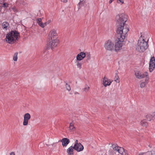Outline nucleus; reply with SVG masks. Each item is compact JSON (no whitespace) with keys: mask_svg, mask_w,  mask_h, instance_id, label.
Masks as SVG:
<instances>
[{"mask_svg":"<svg viewBox=\"0 0 155 155\" xmlns=\"http://www.w3.org/2000/svg\"><path fill=\"white\" fill-rule=\"evenodd\" d=\"M49 40L48 43L49 47L52 50L56 47L58 44V40L57 39L58 36L56 31L53 29L49 33Z\"/></svg>","mask_w":155,"mask_h":155,"instance_id":"1","label":"nucleus"},{"mask_svg":"<svg viewBox=\"0 0 155 155\" xmlns=\"http://www.w3.org/2000/svg\"><path fill=\"white\" fill-rule=\"evenodd\" d=\"M148 40L146 41L141 35L138 40V43L136 46V49L140 52L144 51L148 47Z\"/></svg>","mask_w":155,"mask_h":155,"instance_id":"2","label":"nucleus"},{"mask_svg":"<svg viewBox=\"0 0 155 155\" xmlns=\"http://www.w3.org/2000/svg\"><path fill=\"white\" fill-rule=\"evenodd\" d=\"M20 37L19 33L15 31H11L7 34L6 39V41L9 43H15Z\"/></svg>","mask_w":155,"mask_h":155,"instance_id":"3","label":"nucleus"},{"mask_svg":"<svg viewBox=\"0 0 155 155\" xmlns=\"http://www.w3.org/2000/svg\"><path fill=\"white\" fill-rule=\"evenodd\" d=\"M129 31V28L126 25L118 26L117 30L118 38L121 39V41L124 40L127 36V33Z\"/></svg>","mask_w":155,"mask_h":155,"instance_id":"4","label":"nucleus"},{"mask_svg":"<svg viewBox=\"0 0 155 155\" xmlns=\"http://www.w3.org/2000/svg\"><path fill=\"white\" fill-rule=\"evenodd\" d=\"M115 21L118 27L126 25L125 23L127 21L126 16L123 14L118 15L116 17Z\"/></svg>","mask_w":155,"mask_h":155,"instance_id":"5","label":"nucleus"},{"mask_svg":"<svg viewBox=\"0 0 155 155\" xmlns=\"http://www.w3.org/2000/svg\"><path fill=\"white\" fill-rule=\"evenodd\" d=\"M104 47L107 50L114 51L115 48L114 42L110 40L106 41L104 44Z\"/></svg>","mask_w":155,"mask_h":155,"instance_id":"6","label":"nucleus"},{"mask_svg":"<svg viewBox=\"0 0 155 155\" xmlns=\"http://www.w3.org/2000/svg\"><path fill=\"white\" fill-rule=\"evenodd\" d=\"M135 75L136 77L139 79L144 78L145 77L147 78V77H149L148 73L147 72H145L143 73H142L139 71H137L135 72Z\"/></svg>","mask_w":155,"mask_h":155,"instance_id":"7","label":"nucleus"},{"mask_svg":"<svg viewBox=\"0 0 155 155\" xmlns=\"http://www.w3.org/2000/svg\"><path fill=\"white\" fill-rule=\"evenodd\" d=\"M118 41L117 42H116L114 44L115 48H114V51L116 52L120 50L122 46V42L124 41V40L121 41L120 38H118Z\"/></svg>","mask_w":155,"mask_h":155,"instance_id":"8","label":"nucleus"},{"mask_svg":"<svg viewBox=\"0 0 155 155\" xmlns=\"http://www.w3.org/2000/svg\"><path fill=\"white\" fill-rule=\"evenodd\" d=\"M155 67V58L153 56L151 58L149 62V69L150 71L151 72Z\"/></svg>","mask_w":155,"mask_h":155,"instance_id":"9","label":"nucleus"},{"mask_svg":"<svg viewBox=\"0 0 155 155\" xmlns=\"http://www.w3.org/2000/svg\"><path fill=\"white\" fill-rule=\"evenodd\" d=\"M30 118L31 115L27 113L25 114L23 122V125L24 126H26L28 125V120L30 119Z\"/></svg>","mask_w":155,"mask_h":155,"instance_id":"10","label":"nucleus"},{"mask_svg":"<svg viewBox=\"0 0 155 155\" xmlns=\"http://www.w3.org/2000/svg\"><path fill=\"white\" fill-rule=\"evenodd\" d=\"M74 150L78 152L82 151L84 148L83 146L81 143L74 145Z\"/></svg>","mask_w":155,"mask_h":155,"instance_id":"11","label":"nucleus"},{"mask_svg":"<svg viewBox=\"0 0 155 155\" xmlns=\"http://www.w3.org/2000/svg\"><path fill=\"white\" fill-rule=\"evenodd\" d=\"M59 141L62 142L63 147H66L70 142L69 140L66 138H63L62 140H60Z\"/></svg>","mask_w":155,"mask_h":155,"instance_id":"12","label":"nucleus"},{"mask_svg":"<svg viewBox=\"0 0 155 155\" xmlns=\"http://www.w3.org/2000/svg\"><path fill=\"white\" fill-rule=\"evenodd\" d=\"M103 84L105 87L110 85L112 82L110 80L108 79L105 77L103 78Z\"/></svg>","mask_w":155,"mask_h":155,"instance_id":"13","label":"nucleus"},{"mask_svg":"<svg viewBox=\"0 0 155 155\" xmlns=\"http://www.w3.org/2000/svg\"><path fill=\"white\" fill-rule=\"evenodd\" d=\"M146 117L148 121H150L152 120L155 119V112L152 113V114H147L146 116Z\"/></svg>","mask_w":155,"mask_h":155,"instance_id":"14","label":"nucleus"},{"mask_svg":"<svg viewBox=\"0 0 155 155\" xmlns=\"http://www.w3.org/2000/svg\"><path fill=\"white\" fill-rule=\"evenodd\" d=\"M87 5L85 1H83V0H80L79 3L77 5L78 9H80L81 6H86Z\"/></svg>","mask_w":155,"mask_h":155,"instance_id":"15","label":"nucleus"},{"mask_svg":"<svg viewBox=\"0 0 155 155\" xmlns=\"http://www.w3.org/2000/svg\"><path fill=\"white\" fill-rule=\"evenodd\" d=\"M74 149V147L73 146H71L67 149V152L68 154V155H73Z\"/></svg>","mask_w":155,"mask_h":155,"instance_id":"16","label":"nucleus"},{"mask_svg":"<svg viewBox=\"0 0 155 155\" xmlns=\"http://www.w3.org/2000/svg\"><path fill=\"white\" fill-rule=\"evenodd\" d=\"M149 79V77H147V78H146L145 81L140 83V87L141 88L144 87L148 83Z\"/></svg>","mask_w":155,"mask_h":155,"instance_id":"17","label":"nucleus"},{"mask_svg":"<svg viewBox=\"0 0 155 155\" xmlns=\"http://www.w3.org/2000/svg\"><path fill=\"white\" fill-rule=\"evenodd\" d=\"M2 26L3 29L6 31L8 28L9 24L8 22H4L2 23Z\"/></svg>","mask_w":155,"mask_h":155,"instance_id":"18","label":"nucleus"},{"mask_svg":"<svg viewBox=\"0 0 155 155\" xmlns=\"http://www.w3.org/2000/svg\"><path fill=\"white\" fill-rule=\"evenodd\" d=\"M37 22L38 24V25L41 27L44 28V25L41 21V18H38L37 19Z\"/></svg>","mask_w":155,"mask_h":155,"instance_id":"19","label":"nucleus"},{"mask_svg":"<svg viewBox=\"0 0 155 155\" xmlns=\"http://www.w3.org/2000/svg\"><path fill=\"white\" fill-rule=\"evenodd\" d=\"M140 124L143 126L146 127L148 125V123L145 120H143L141 121Z\"/></svg>","mask_w":155,"mask_h":155,"instance_id":"20","label":"nucleus"},{"mask_svg":"<svg viewBox=\"0 0 155 155\" xmlns=\"http://www.w3.org/2000/svg\"><path fill=\"white\" fill-rule=\"evenodd\" d=\"M81 53L78 54L76 56V60L78 61H81L83 59Z\"/></svg>","mask_w":155,"mask_h":155,"instance_id":"21","label":"nucleus"},{"mask_svg":"<svg viewBox=\"0 0 155 155\" xmlns=\"http://www.w3.org/2000/svg\"><path fill=\"white\" fill-rule=\"evenodd\" d=\"M79 61H78L76 60V63L77 68L80 69L81 68L82 64L79 62Z\"/></svg>","mask_w":155,"mask_h":155,"instance_id":"22","label":"nucleus"},{"mask_svg":"<svg viewBox=\"0 0 155 155\" xmlns=\"http://www.w3.org/2000/svg\"><path fill=\"white\" fill-rule=\"evenodd\" d=\"M86 58L87 60H90L91 59V54L90 52H86Z\"/></svg>","mask_w":155,"mask_h":155,"instance_id":"23","label":"nucleus"},{"mask_svg":"<svg viewBox=\"0 0 155 155\" xmlns=\"http://www.w3.org/2000/svg\"><path fill=\"white\" fill-rule=\"evenodd\" d=\"M69 128L71 130H75V128L74 127V124L72 122L70 124Z\"/></svg>","mask_w":155,"mask_h":155,"instance_id":"24","label":"nucleus"},{"mask_svg":"<svg viewBox=\"0 0 155 155\" xmlns=\"http://www.w3.org/2000/svg\"><path fill=\"white\" fill-rule=\"evenodd\" d=\"M112 147L113 150H116L117 151L118 150L119 147L117 146V145L112 144Z\"/></svg>","mask_w":155,"mask_h":155,"instance_id":"25","label":"nucleus"},{"mask_svg":"<svg viewBox=\"0 0 155 155\" xmlns=\"http://www.w3.org/2000/svg\"><path fill=\"white\" fill-rule=\"evenodd\" d=\"M90 89V87L87 85H86L85 86V87L83 89V91L85 92H87Z\"/></svg>","mask_w":155,"mask_h":155,"instance_id":"26","label":"nucleus"},{"mask_svg":"<svg viewBox=\"0 0 155 155\" xmlns=\"http://www.w3.org/2000/svg\"><path fill=\"white\" fill-rule=\"evenodd\" d=\"M124 149L121 147H120L118 150V152L120 154H121L122 153H123V151H124Z\"/></svg>","mask_w":155,"mask_h":155,"instance_id":"27","label":"nucleus"},{"mask_svg":"<svg viewBox=\"0 0 155 155\" xmlns=\"http://www.w3.org/2000/svg\"><path fill=\"white\" fill-rule=\"evenodd\" d=\"M65 87L67 90L68 91H70L71 90V88L69 85L67 83H66L65 85Z\"/></svg>","mask_w":155,"mask_h":155,"instance_id":"28","label":"nucleus"},{"mask_svg":"<svg viewBox=\"0 0 155 155\" xmlns=\"http://www.w3.org/2000/svg\"><path fill=\"white\" fill-rule=\"evenodd\" d=\"M18 53H16L13 56V59L14 61H17L18 59L17 57Z\"/></svg>","mask_w":155,"mask_h":155,"instance_id":"29","label":"nucleus"},{"mask_svg":"<svg viewBox=\"0 0 155 155\" xmlns=\"http://www.w3.org/2000/svg\"><path fill=\"white\" fill-rule=\"evenodd\" d=\"M119 78L118 76L117 75V74H116L115 76V81L117 82H119V81L118 80Z\"/></svg>","mask_w":155,"mask_h":155,"instance_id":"30","label":"nucleus"},{"mask_svg":"<svg viewBox=\"0 0 155 155\" xmlns=\"http://www.w3.org/2000/svg\"><path fill=\"white\" fill-rule=\"evenodd\" d=\"M81 54L82 56V57L83 59L84 58L85 56H86V52L85 53L84 52H81Z\"/></svg>","mask_w":155,"mask_h":155,"instance_id":"31","label":"nucleus"},{"mask_svg":"<svg viewBox=\"0 0 155 155\" xmlns=\"http://www.w3.org/2000/svg\"><path fill=\"white\" fill-rule=\"evenodd\" d=\"M8 4L7 3H4L3 4V7H8Z\"/></svg>","mask_w":155,"mask_h":155,"instance_id":"32","label":"nucleus"},{"mask_svg":"<svg viewBox=\"0 0 155 155\" xmlns=\"http://www.w3.org/2000/svg\"><path fill=\"white\" fill-rule=\"evenodd\" d=\"M117 2L118 3L121 2L122 4H123L124 3V0H117Z\"/></svg>","mask_w":155,"mask_h":155,"instance_id":"33","label":"nucleus"},{"mask_svg":"<svg viewBox=\"0 0 155 155\" xmlns=\"http://www.w3.org/2000/svg\"><path fill=\"white\" fill-rule=\"evenodd\" d=\"M121 154L122 155H129L128 153H126V152L124 150L123 152V153H122Z\"/></svg>","mask_w":155,"mask_h":155,"instance_id":"34","label":"nucleus"},{"mask_svg":"<svg viewBox=\"0 0 155 155\" xmlns=\"http://www.w3.org/2000/svg\"><path fill=\"white\" fill-rule=\"evenodd\" d=\"M79 143H79L78 140H76V141H75V143H74V145H76V144H79Z\"/></svg>","mask_w":155,"mask_h":155,"instance_id":"35","label":"nucleus"},{"mask_svg":"<svg viewBox=\"0 0 155 155\" xmlns=\"http://www.w3.org/2000/svg\"><path fill=\"white\" fill-rule=\"evenodd\" d=\"M10 155H15V153L14 152H12L11 153H10Z\"/></svg>","mask_w":155,"mask_h":155,"instance_id":"36","label":"nucleus"},{"mask_svg":"<svg viewBox=\"0 0 155 155\" xmlns=\"http://www.w3.org/2000/svg\"><path fill=\"white\" fill-rule=\"evenodd\" d=\"M61 1L66 3L67 2L68 0H61Z\"/></svg>","mask_w":155,"mask_h":155,"instance_id":"37","label":"nucleus"},{"mask_svg":"<svg viewBox=\"0 0 155 155\" xmlns=\"http://www.w3.org/2000/svg\"><path fill=\"white\" fill-rule=\"evenodd\" d=\"M51 20H48L47 22V24H49L51 22Z\"/></svg>","mask_w":155,"mask_h":155,"instance_id":"38","label":"nucleus"},{"mask_svg":"<svg viewBox=\"0 0 155 155\" xmlns=\"http://www.w3.org/2000/svg\"><path fill=\"white\" fill-rule=\"evenodd\" d=\"M47 22H45L44 24H43V25H44V27L45 26H46L47 25Z\"/></svg>","mask_w":155,"mask_h":155,"instance_id":"39","label":"nucleus"},{"mask_svg":"<svg viewBox=\"0 0 155 155\" xmlns=\"http://www.w3.org/2000/svg\"><path fill=\"white\" fill-rule=\"evenodd\" d=\"M114 0H110V1L109 2V4L111 3L113 1H114Z\"/></svg>","mask_w":155,"mask_h":155,"instance_id":"40","label":"nucleus"},{"mask_svg":"<svg viewBox=\"0 0 155 155\" xmlns=\"http://www.w3.org/2000/svg\"><path fill=\"white\" fill-rule=\"evenodd\" d=\"M74 94H79V93L77 92H75Z\"/></svg>","mask_w":155,"mask_h":155,"instance_id":"41","label":"nucleus"},{"mask_svg":"<svg viewBox=\"0 0 155 155\" xmlns=\"http://www.w3.org/2000/svg\"><path fill=\"white\" fill-rule=\"evenodd\" d=\"M138 155H145V154L143 153H141L139 154Z\"/></svg>","mask_w":155,"mask_h":155,"instance_id":"42","label":"nucleus"},{"mask_svg":"<svg viewBox=\"0 0 155 155\" xmlns=\"http://www.w3.org/2000/svg\"><path fill=\"white\" fill-rule=\"evenodd\" d=\"M39 13L40 14H41L40 11H39Z\"/></svg>","mask_w":155,"mask_h":155,"instance_id":"43","label":"nucleus"}]
</instances>
